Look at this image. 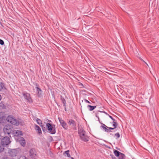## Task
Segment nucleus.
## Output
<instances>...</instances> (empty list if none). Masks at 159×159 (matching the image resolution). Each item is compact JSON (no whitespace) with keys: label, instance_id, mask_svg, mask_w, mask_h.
<instances>
[{"label":"nucleus","instance_id":"nucleus-11","mask_svg":"<svg viewBox=\"0 0 159 159\" xmlns=\"http://www.w3.org/2000/svg\"><path fill=\"white\" fill-rule=\"evenodd\" d=\"M101 127L102 128L105 132H111V130L108 129V127L107 126L104 124H102V125L101 126Z\"/></svg>","mask_w":159,"mask_h":159},{"label":"nucleus","instance_id":"nucleus-14","mask_svg":"<svg viewBox=\"0 0 159 159\" xmlns=\"http://www.w3.org/2000/svg\"><path fill=\"white\" fill-rule=\"evenodd\" d=\"M12 134H14L16 136L22 135V132L18 130L13 131Z\"/></svg>","mask_w":159,"mask_h":159},{"label":"nucleus","instance_id":"nucleus-2","mask_svg":"<svg viewBox=\"0 0 159 159\" xmlns=\"http://www.w3.org/2000/svg\"><path fill=\"white\" fill-rule=\"evenodd\" d=\"M6 120L8 122H10L14 125L17 126L19 124V121L12 116H8Z\"/></svg>","mask_w":159,"mask_h":159},{"label":"nucleus","instance_id":"nucleus-7","mask_svg":"<svg viewBox=\"0 0 159 159\" xmlns=\"http://www.w3.org/2000/svg\"><path fill=\"white\" fill-rule=\"evenodd\" d=\"M67 123L70 125L72 126L74 129H76V123L74 120L70 119L68 120Z\"/></svg>","mask_w":159,"mask_h":159},{"label":"nucleus","instance_id":"nucleus-20","mask_svg":"<svg viewBox=\"0 0 159 159\" xmlns=\"http://www.w3.org/2000/svg\"><path fill=\"white\" fill-rule=\"evenodd\" d=\"M0 107L1 108L5 109L6 108V106L3 103V102H1L0 103Z\"/></svg>","mask_w":159,"mask_h":159},{"label":"nucleus","instance_id":"nucleus-3","mask_svg":"<svg viewBox=\"0 0 159 159\" xmlns=\"http://www.w3.org/2000/svg\"><path fill=\"white\" fill-rule=\"evenodd\" d=\"M18 153V151L16 149H11L9 150L8 153L9 156L12 157V159H16L17 157V159H19V157H17V155Z\"/></svg>","mask_w":159,"mask_h":159},{"label":"nucleus","instance_id":"nucleus-26","mask_svg":"<svg viewBox=\"0 0 159 159\" xmlns=\"http://www.w3.org/2000/svg\"><path fill=\"white\" fill-rule=\"evenodd\" d=\"M115 136L116 138V139H117L120 137V134L119 133H117L115 134Z\"/></svg>","mask_w":159,"mask_h":159},{"label":"nucleus","instance_id":"nucleus-31","mask_svg":"<svg viewBox=\"0 0 159 159\" xmlns=\"http://www.w3.org/2000/svg\"><path fill=\"white\" fill-rule=\"evenodd\" d=\"M84 101L86 102H87V103H90V102L89 101H88L86 99H85L84 100Z\"/></svg>","mask_w":159,"mask_h":159},{"label":"nucleus","instance_id":"nucleus-9","mask_svg":"<svg viewBox=\"0 0 159 159\" xmlns=\"http://www.w3.org/2000/svg\"><path fill=\"white\" fill-rule=\"evenodd\" d=\"M60 124L61 126L65 129H67L68 128L67 124L66 122L63 120L61 118H58Z\"/></svg>","mask_w":159,"mask_h":159},{"label":"nucleus","instance_id":"nucleus-39","mask_svg":"<svg viewBox=\"0 0 159 159\" xmlns=\"http://www.w3.org/2000/svg\"><path fill=\"white\" fill-rule=\"evenodd\" d=\"M4 118V116H3V117H2V119H3Z\"/></svg>","mask_w":159,"mask_h":159},{"label":"nucleus","instance_id":"nucleus-10","mask_svg":"<svg viewBox=\"0 0 159 159\" xmlns=\"http://www.w3.org/2000/svg\"><path fill=\"white\" fill-rule=\"evenodd\" d=\"M30 155L32 158H35L36 156V152L34 148L30 149L29 151Z\"/></svg>","mask_w":159,"mask_h":159},{"label":"nucleus","instance_id":"nucleus-38","mask_svg":"<svg viewBox=\"0 0 159 159\" xmlns=\"http://www.w3.org/2000/svg\"><path fill=\"white\" fill-rule=\"evenodd\" d=\"M143 61V62H144L145 63V64H146L147 65V63L146 62H145L144 61Z\"/></svg>","mask_w":159,"mask_h":159},{"label":"nucleus","instance_id":"nucleus-25","mask_svg":"<svg viewBox=\"0 0 159 159\" xmlns=\"http://www.w3.org/2000/svg\"><path fill=\"white\" fill-rule=\"evenodd\" d=\"M4 149L3 146L0 144V153L2 152L4 150Z\"/></svg>","mask_w":159,"mask_h":159},{"label":"nucleus","instance_id":"nucleus-8","mask_svg":"<svg viewBox=\"0 0 159 159\" xmlns=\"http://www.w3.org/2000/svg\"><path fill=\"white\" fill-rule=\"evenodd\" d=\"M23 95L27 102H32V99L30 94L29 93H23Z\"/></svg>","mask_w":159,"mask_h":159},{"label":"nucleus","instance_id":"nucleus-18","mask_svg":"<svg viewBox=\"0 0 159 159\" xmlns=\"http://www.w3.org/2000/svg\"><path fill=\"white\" fill-rule=\"evenodd\" d=\"M118 157L119 159H125V155L122 153Z\"/></svg>","mask_w":159,"mask_h":159},{"label":"nucleus","instance_id":"nucleus-23","mask_svg":"<svg viewBox=\"0 0 159 159\" xmlns=\"http://www.w3.org/2000/svg\"><path fill=\"white\" fill-rule=\"evenodd\" d=\"M70 151L69 150H67L65 152V153L66 154V156L68 157H70V155L69 154Z\"/></svg>","mask_w":159,"mask_h":159},{"label":"nucleus","instance_id":"nucleus-29","mask_svg":"<svg viewBox=\"0 0 159 159\" xmlns=\"http://www.w3.org/2000/svg\"><path fill=\"white\" fill-rule=\"evenodd\" d=\"M35 86H36V87L40 88L39 87V84H38V83H36L35 84Z\"/></svg>","mask_w":159,"mask_h":159},{"label":"nucleus","instance_id":"nucleus-6","mask_svg":"<svg viewBox=\"0 0 159 159\" xmlns=\"http://www.w3.org/2000/svg\"><path fill=\"white\" fill-rule=\"evenodd\" d=\"M10 142L9 138L8 137H5L1 140V143L2 145L4 146L9 144Z\"/></svg>","mask_w":159,"mask_h":159},{"label":"nucleus","instance_id":"nucleus-19","mask_svg":"<svg viewBox=\"0 0 159 159\" xmlns=\"http://www.w3.org/2000/svg\"><path fill=\"white\" fill-rule=\"evenodd\" d=\"M36 121L39 125L40 126H42V121L39 118H37L36 119Z\"/></svg>","mask_w":159,"mask_h":159},{"label":"nucleus","instance_id":"nucleus-12","mask_svg":"<svg viewBox=\"0 0 159 159\" xmlns=\"http://www.w3.org/2000/svg\"><path fill=\"white\" fill-rule=\"evenodd\" d=\"M36 89V93L38 97H39L41 96L42 90L40 88L35 87Z\"/></svg>","mask_w":159,"mask_h":159},{"label":"nucleus","instance_id":"nucleus-33","mask_svg":"<svg viewBox=\"0 0 159 159\" xmlns=\"http://www.w3.org/2000/svg\"><path fill=\"white\" fill-rule=\"evenodd\" d=\"M109 117H110L111 119H112L113 118V117H112V116H110V115H109Z\"/></svg>","mask_w":159,"mask_h":159},{"label":"nucleus","instance_id":"nucleus-1","mask_svg":"<svg viewBox=\"0 0 159 159\" xmlns=\"http://www.w3.org/2000/svg\"><path fill=\"white\" fill-rule=\"evenodd\" d=\"M78 132L82 141L87 142L89 140V137L86 134V132L82 128H78Z\"/></svg>","mask_w":159,"mask_h":159},{"label":"nucleus","instance_id":"nucleus-30","mask_svg":"<svg viewBox=\"0 0 159 159\" xmlns=\"http://www.w3.org/2000/svg\"><path fill=\"white\" fill-rule=\"evenodd\" d=\"M115 128H114V127L113 128L108 127V129H110V130H111V129H112V130L114 129H115Z\"/></svg>","mask_w":159,"mask_h":159},{"label":"nucleus","instance_id":"nucleus-15","mask_svg":"<svg viewBox=\"0 0 159 159\" xmlns=\"http://www.w3.org/2000/svg\"><path fill=\"white\" fill-rule=\"evenodd\" d=\"M35 129L36 130L38 131L39 134H42V131L38 125H35Z\"/></svg>","mask_w":159,"mask_h":159},{"label":"nucleus","instance_id":"nucleus-35","mask_svg":"<svg viewBox=\"0 0 159 159\" xmlns=\"http://www.w3.org/2000/svg\"><path fill=\"white\" fill-rule=\"evenodd\" d=\"M112 120H113V121H116L113 118Z\"/></svg>","mask_w":159,"mask_h":159},{"label":"nucleus","instance_id":"nucleus-34","mask_svg":"<svg viewBox=\"0 0 159 159\" xmlns=\"http://www.w3.org/2000/svg\"><path fill=\"white\" fill-rule=\"evenodd\" d=\"M111 156L112 159L115 157L113 155H111Z\"/></svg>","mask_w":159,"mask_h":159},{"label":"nucleus","instance_id":"nucleus-4","mask_svg":"<svg viewBox=\"0 0 159 159\" xmlns=\"http://www.w3.org/2000/svg\"><path fill=\"white\" fill-rule=\"evenodd\" d=\"M12 127L10 125H5L4 127L3 130L5 134L9 135L10 134H12Z\"/></svg>","mask_w":159,"mask_h":159},{"label":"nucleus","instance_id":"nucleus-16","mask_svg":"<svg viewBox=\"0 0 159 159\" xmlns=\"http://www.w3.org/2000/svg\"><path fill=\"white\" fill-rule=\"evenodd\" d=\"M114 153L115 154V155L117 157L120 156V155L121 153V152L117 150H114Z\"/></svg>","mask_w":159,"mask_h":159},{"label":"nucleus","instance_id":"nucleus-27","mask_svg":"<svg viewBox=\"0 0 159 159\" xmlns=\"http://www.w3.org/2000/svg\"><path fill=\"white\" fill-rule=\"evenodd\" d=\"M4 42L3 41L2 39H0V44L3 45L4 44Z\"/></svg>","mask_w":159,"mask_h":159},{"label":"nucleus","instance_id":"nucleus-36","mask_svg":"<svg viewBox=\"0 0 159 159\" xmlns=\"http://www.w3.org/2000/svg\"><path fill=\"white\" fill-rule=\"evenodd\" d=\"M112 159H116L115 157H114V158Z\"/></svg>","mask_w":159,"mask_h":159},{"label":"nucleus","instance_id":"nucleus-28","mask_svg":"<svg viewBox=\"0 0 159 159\" xmlns=\"http://www.w3.org/2000/svg\"><path fill=\"white\" fill-rule=\"evenodd\" d=\"M20 158L21 159H28L26 157H25V156H21L20 157Z\"/></svg>","mask_w":159,"mask_h":159},{"label":"nucleus","instance_id":"nucleus-40","mask_svg":"<svg viewBox=\"0 0 159 159\" xmlns=\"http://www.w3.org/2000/svg\"><path fill=\"white\" fill-rule=\"evenodd\" d=\"M72 159H74V158H72Z\"/></svg>","mask_w":159,"mask_h":159},{"label":"nucleus","instance_id":"nucleus-37","mask_svg":"<svg viewBox=\"0 0 159 159\" xmlns=\"http://www.w3.org/2000/svg\"><path fill=\"white\" fill-rule=\"evenodd\" d=\"M112 159H116L115 157H114V158Z\"/></svg>","mask_w":159,"mask_h":159},{"label":"nucleus","instance_id":"nucleus-32","mask_svg":"<svg viewBox=\"0 0 159 159\" xmlns=\"http://www.w3.org/2000/svg\"><path fill=\"white\" fill-rule=\"evenodd\" d=\"M42 127V129L43 131H44V130L45 129V127H43V126Z\"/></svg>","mask_w":159,"mask_h":159},{"label":"nucleus","instance_id":"nucleus-5","mask_svg":"<svg viewBox=\"0 0 159 159\" xmlns=\"http://www.w3.org/2000/svg\"><path fill=\"white\" fill-rule=\"evenodd\" d=\"M46 126L50 133L51 134H54L56 133L55 129L53 127L51 124L50 123H47Z\"/></svg>","mask_w":159,"mask_h":159},{"label":"nucleus","instance_id":"nucleus-13","mask_svg":"<svg viewBox=\"0 0 159 159\" xmlns=\"http://www.w3.org/2000/svg\"><path fill=\"white\" fill-rule=\"evenodd\" d=\"M19 141L20 143L22 146L23 147L25 146L26 144L25 141L23 138H20V139Z\"/></svg>","mask_w":159,"mask_h":159},{"label":"nucleus","instance_id":"nucleus-22","mask_svg":"<svg viewBox=\"0 0 159 159\" xmlns=\"http://www.w3.org/2000/svg\"><path fill=\"white\" fill-rule=\"evenodd\" d=\"M61 100L63 104V106L64 107L66 106V101L64 99V98L62 97L61 98Z\"/></svg>","mask_w":159,"mask_h":159},{"label":"nucleus","instance_id":"nucleus-17","mask_svg":"<svg viewBox=\"0 0 159 159\" xmlns=\"http://www.w3.org/2000/svg\"><path fill=\"white\" fill-rule=\"evenodd\" d=\"M96 106H92L91 105H88L87 107L89 108V110L90 111H92L95 108H96Z\"/></svg>","mask_w":159,"mask_h":159},{"label":"nucleus","instance_id":"nucleus-24","mask_svg":"<svg viewBox=\"0 0 159 159\" xmlns=\"http://www.w3.org/2000/svg\"><path fill=\"white\" fill-rule=\"evenodd\" d=\"M4 84L2 82L0 83V91L2 89H3V88L4 87Z\"/></svg>","mask_w":159,"mask_h":159},{"label":"nucleus","instance_id":"nucleus-21","mask_svg":"<svg viewBox=\"0 0 159 159\" xmlns=\"http://www.w3.org/2000/svg\"><path fill=\"white\" fill-rule=\"evenodd\" d=\"M112 126L114 128H116L118 125V124L116 121H113L112 123Z\"/></svg>","mask_w":159,"mask_h":159}]
</instances>
